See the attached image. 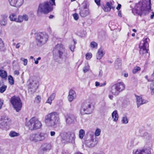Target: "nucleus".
I'll use <instances>...</instances> for the list:
<instances>
[{
	"label": "nucleus",
	"mask_w": 154,
	"mask_h": 154,
	"mask_svg": "<svg viewBox=\"0 0 154 154\" xmlns=\"http://www.w3.org/2000/svg\"><path fill=\"white\" fill-rule=\"evenodd\" d=\"M112 116L113 119V121L115 122H117L119 118V115L117 113V111L116 110H114L112 113Z\"/></svg>",
	"instance_id": "obj_27"
},
{
	"label": "nucleus",
	"mask_w": 154,
	"mask_h": 154,
	"mask_svg": "<svg viewBox=\"0 0 154 154\" xmlns=\"http://www.w3.org/2000/svg\"><path fill=\"white\" fill-rule=\"evenodd\" d=\"M3 104V101L0 98V109L2 108V105Z\"/></svg>",
	"instance_id": "obj_48"
},
{
	"label": "nucleus",
	"mask_w": 154,
	"mask_h": 154,
	"mask_svg": "<svg viewBox=\"0 0 154 154\" xmlns=\"http://www.w3.org/2000/svg\"><path fill=\"white\" fill-rule=\"evenodd\" d=\"M11 5L19 8L21 6L23 2V0H9Z\"/></svg>",
	"instance_id": "obj_15"
},
{
	"label": "nucleus",
	"mask_w": 154,
	"mask_h": 154,
	"mask_svg": "<svg viewBox=\"0 0 154 154\" xmlns=\"http://www.w3.org/2000/svg\"><path fill=\"white\" fill-rule=\"evenodd\" d=\"M41 59V58L40 57H38L37 59V60H40Z\"/></svg>",
	"instance_id": "obj_63"
},
{
	"label": "nucleus",
	"mask_w": 154,
	"mask_h": 154,
	"mask_svg": "<svg viewBox=\"0 0 154 154\" xmlns=\"http://www.w3.org/2000/svg\"><path fill=\"white\" fill-rule=\"evenodd\" d=\"M73 41L74 42V44L72 45H71L69 47V48L71 51L72 52L74 51V49L75 48V45L76 43V42L74 40H73Z\"/></svg>",
	"instance_id": "obj_37"
},
{
	"label": "nucleus",
	"mask_w": 154,
	"mask_h": 154,
	"mask_svg": "<svg viewBox=\"0 0 154 154\" xmlns=\"http://www.w3.org/2000/svg\"><path fill=\"white\" fill-rule=\"evenodd\" d=\"M0 76L2 78L5 79L7 76V73L3 69H0Z\"/></svg>",
	"instance_id": "obj_32"
},
{
	"label": "nucleus",
	"mask_w": 154,
	"mask_h": 154,
	"mask_svg": "<svg viewBox=\"0 0 154 154\" xmlns=\"http://www.w3.org/2000/svg\"><path fill=\"white\" fill-rule=\"evenodd\" d=\"M41 100V96H37L35 97V101L36 103H39Z\"/></svg>",
	"instance_id": "obj_41"
},
{
	"label": "nucleus",
	"mask_w": 154,
	"mask_h": 154,
	"mask_svg": "<svg viewBox=\"0 0 154 154\" xmlns=\"http://www.w3.org/2000/svg\"><path fill=\"white\" fill-rule=\"evenodd\" d=\"M103 10L105 12H109L110 11V8L108 7L106 5L103 7Z\"/></svg>",
	"instance_id": "obj_43"
},
{
	"label": "nucleus",
	"mask_w": 154,
	"mask_h": 154,
	"mask_svg": "<svg viewBox=\"0 0 154 154\" xmlns=\"http://www.w3.org/2000/svg\"><path fill=\"white\" fill-rule=\"evenodd\" d=\"M51 148L50 143H46L43 144L41 146V149L43 151H47L50 150Z\"/></svg>",
	"instance_id": "obj_21"
},
{
	"label": "nucleus",
	"mask_w": 154,
	"mask_h": 154,
	"mask_svg": "<svg viewBox=\"0 0 154 154\" xmlns=\"http://www.w3.org/2000/svg\"><path fill=\"white\" fill-rule=\"evenodd\" d=\"M2 19L0 21V24L1 26H6L7 23L8 15L6 14L1 15Z\"/></svg>",
	"instance_id": "obj_20"
},
{
	"label": "nucleus",
	"mask_w": 154,
	"mask_h": 154,
	"mask_svg": "<svg viewBox=\"0 0 154 154\" xmlns=\"http://www.w3.org/2000/svg\"><path fill=\"white\" fill-rule=\"evenodd\" d=\"M52 7H51L48 2H45L40 3L38 8L37 13L40 15L42 14H46L51 11Z\"/></svg>",
	"instance_id": "obj_5"
},
{
	"label": "nucleus",
	"mask_w": 154,
	"mask_h": 154,
	"mask_svg": "<svg viewBox=\"0 0 154 154\" xmlns=\"http://www.w3.org/2000/svg\"><path fill=\"white\" fill-rule=\"evenodd\" d=\"M16 15L14 13L11 14L9 16V18L11 21H14L17 22H18L19 20V16L17 18L16 17Z\"/></svg>",
	"instance_id": "obj_26"
},
{
	"label": "nucleus",
	"mask_w": 154,
	"mask_h": 154,
	"mask_svg": "<svg viewBox=\"0 0 154 154\" xmlns=\"http://www.w3.org/2000/svg\"><path fill=\"white\" fill-rule=\"evenodd\" d=\"M137 99V108H138L140 105L143 104L147 103L148 101L143 99L140 96L136 95Z\"/></svg>",
	"instance_id": "obj_16"
},
{
	"label": "nucleus",
	"mask_w": 154,
	"mask_h": 154,
	"mask_svg": "<svg viewBox=\"0 0 154 154\" xmlns=\"http://www.w3.org/2000/svg\"><path fill=\"white\" fill-rule=\"evenodd\" d=\"M54 17V16L53 15H51L49 17V18L50 19H52V18Z\"/></svg>",
	"instance_id": "obj_61"
},
{
	"label": "nucleus",
	"mask_w": 154,
	"mask_h": 154,
	"mask_svg": "<svg viewBox=\"0 0 154 154\" xmlns=\"http://www.w3.org/2000/svg\"><path fill=\"white\" fill-rule=\"evenodd\" d=\"M150 149L146 148L134 150L133 152V154H150Z\"/></svg>",
	"instance_id": "obj_14"
},
{
	"label": "nucleus",
	"mask_w": 154,
	"mask_h": 154,
	"mask_svg": "<svg viewBox=\"0 0 154 154\" xmlns=\"http://www.w3.org/2000/svg\"><path fill=\"white\" fill-rule=\"evenodd\" d=\"M76 95L75 91L72 89H70L67 97L69 101L71 102L76 98Z\"/></svg>",
	"instance_id": "obj_17"
},
{
	"label": "nucleus",
	"mask_w": 154,
	"mask_h": 154,
	"mask_svg": "<svg viewBox=\"0 0 154 154\" xmlns=\"http://www.w3.org/2000/svg\"><path fill=\"white\" fill-rule=\"evenodd\" d=\"M148 81L152 82L150 85V88L151 91V94L152 95L154 94V72L151 75Z\"/></svg>",
	"instance_id": "obj_19"
},
{
	"label": "nucleus",
	"mask_w": 154,
	"mask_h": 154,
	"mask_svg": "<svg viewBox=\"0 0 154 154\" xmlns=\"http://www.w3.org/2000/svg\"><path fill=\"white\" fill-rule=\"evenodd\" d=\"M9 135L11 137H14L19 136L20 135V134L14 131H12L10 132Z\"/></svg>",
	"instance_id": "obj_30"
},
{
	"label": "nucleus",
	"mask_w": 154,
	"mask_h": 154,
	"mask_svg": "<svg viewBox=\"0 0 154 154\" xmlns=\"http://www.w3.org/2000/svg\"><path fill=\"white\" fill-rule=\"evenodd\" d=\"M91 103L88 101H86L82 104L80 110V112L82 115L90 114L92 112L91 108Z\"/></svg>",
	"instance_id": "obj_11"
},
{
	"label": "nucleus",
	"mask_w": 154,
	"mask_h": 154,
	"mask_svg": "<svg viewBox=\"0 0 154 154\" xmlns=\"http://www.w3.org/2000/svg\"><path fill=\"white\" fill-rule=\"evenodd\" d=\"M85 135V131L83 129H81L79 131V137L81 139H82Z\"/></svg>",
	"instance_id": "obj_34"
},
{
	"label": "nucleus",
	"mask_w": 154,
	"mask_h": 154,
	"mask_svg": "<svg viewBox=\"0 0 154 154\" xmlns=\"http://www.w3.org/2000/svg\"><path fill=\"white\" fill-rule=\"evenodd\" d=\"M151 9V0L140 1L137 3L134 8L132 9V12L134 15L140 16L143 14H145L146 11H149Z\"/></svg>",
	"instance_id": "obj_1"
},
{
	"label": "nucleus",
	"mask_w": 154,
	"mask_h": 154,
	"mask_svg": "<svg viewBox=\"0 0 154 154\" xmlns=\"http://www.w3.org/2000/svg\"><path fill=\"white\" fill-rule=\"evenodd\" d=\"M20 60L22 61L23 62V65L24 66H26L27 64L28 60L27 59H24L23 58H21Z\"/></svg>",
	"instance_id": "obj_44"
},
{
	"label": "nucleus",
	"mask_w": 154,
	"mask_h": 154,
	"mask_svg": "<svg viewBox=\"0 0 154 154\" xmlns=\"http://www.w3.org/2000/svg\"><path fill=\"white\" fill-rule=\"evenodd\" d=\"M29 17L26 14H24L23 16H19V20L18 23H21L24 20L25 21H27L28 20Z\"/></svg>",
	"instance_id": "obj_29"
},
{
	"label": "nucleus",
	"mask_w": 154,
	"mask_h": 154,
	"mask_svg": "<svg viewBox=\"0 0 154 154\" xmlns=\"http://www.w3.org/2000/svg\"><path fill=\"white\" fill-rule=\"evenodd\" d=\"M45 119V123L48 127H54L60 123V118L57 112H54L48 114Z\"/></svg>",
	"instance_id": "obj_2"
},
{
	"label": "nucleus",
	"mask_w": 154,
	"mask_h": 154,
	"mask_svg": "<svg viewBox=\"0 0 154 154\" xmlns=\"http://www.w3.org/2000/svg\"><path fill=\"white\" fill-rule=\"evenodd\" d=\"M100 0H95V2L97 5L100 6Z\"/></svg>",
	"instance_id": "obj_47"
},
{
	"label": "nucleus",
	"mask_w": 154,
	"mask_h": 154,
	"mask_svg": "<svg viewBox=\"0 0 154 154\" xmlns=\"http://www.w3.org/2000/svg\"><path fill=\"white\" fill-rule=\"evenodd\" d=\"M89 66L88 64H87V66H86L85 67L83 68V72L85 73L87 72L88 71L89 69Z\"/></svg>",
	"instance_id": "obj_45"
},
{
	"label": "nucleus",
	"mask_w": 154,
	"mask_h": 154,
	"mask_svg": "<svg viewBox=\"0 0 154 154\" xmlns=\"http://www.w3.org/2000/svg\"><path fill=\"white\" fill-rule=\"evenodd\" d=\"M125 88V85L123 82H118L112 87L111 92L113 94L117 95Z\"/></svg>",
	"instance_id": "obj_8"
},
{
	"label": "nucleus",
	"mask_w": 154,
	"mask_h": 154,
	"mask_svg": "<svg viewBox=\"0 0 154 154\" xmlns=\"http://www.w3.org/2000/svg\"><path fill=\"white\" fill-rule=\"evenodd\" d=\"M7 88V86L5 85L0 87V93H3L6 90Z\"/></svg>",
	"instance_id": "obj_36"
},
{
	"label": "nucleus",
	"mask_w": 154,
	"mask_h": 154,
	"mask_svg": "<svg viewBox=\"0 0 154 154\" xmlns=\"http://www.w3.org/2000/svg\"><path fill=\"white\" fill-rule=\"evenodd\" d=\"M26 124L31 130L40 128L42 126L41 122L37 118L34 117L31 118Z\"/></svg>",
	"instance_id": "obj_6"
},
{
	"label": "nucleus",
	"mask_w": 154,
	"mask_h": 154,
	"mask_svg": "<svg viewBox=\"0 0 154 154\" xmlns=\"http://www.w3.org/2000/svg\"><path fill=\"white\" fill-rule=\"evenodd\" d=\"M2 122L1 124L3 127V128H6V126L8 125L9 124V122H10L9 119H8V117H5L3 119H2L1 120Z\"/></svg>",
	"instance_id": "obj_22"
},
{
	"label": "nucleus",
	"mask_w": 154,
	"mask_h": 154,
	"mask_svg": "<svg viewBox=\"0 0 154 154\" xmlns=\"http://www.w3.org/2000/svg\"><path fill=\"white\" fill-rule=\"evenodd\" d=\"M101 130L99 128H97L95 130L94 135L93 134H91V140L90 141L87 140L85 143L87 146L89 147H93L94 146L95 143H94V139L96 138V137L99 136L101 134Z\"/></svg>",
	"instance_id": "obj_12"
},
{
	"label": "nucleus",
	"mask_w": 154,
	"mask_h": 154,
	"mask_svg": "<svg viewBox=\"0 0 154 154\" xmlns=\"http://www.w3.org/2000/svg\"><path fill=\"white\" fill-rule=\"evenodd\" d=\"M11 102L16 111H20L22 106V103L20 97L14 96L11 99Z\"/></svg>",
	"instance_id": "obj_10"
},
{
	"label": "nucleus",
	"mask_w": 154,
	"mask_h": 154,
	"mask_svg": "<svg viewBox=\"0 0 154 154\" xmlns=\"http://www.w3.org/2000/svg\"><path fill=\"white\" fill-rule=\"evenodd\" d=\"M124 76L125 77H127L128 76V74L127 73H125Z\"/></svg>",
	"instance_id": "obj_62"
},
{
	"label": "nucleus",
	"mask_w": 154,
	"mask_h": 154,
	"mask_svg": "<svg viewBox=\"0 0 154 154\" xmlns=\"http://www.w3.org/2000/svg\"><path fill=\"white\" fill-rule=\"evenodd\" d=\"M4 43L1 38H0V49L3 50L4 49Z\"/></svg>",
	"instance_id": "obj_40"
},
{
	"label": "nucleus",
	"mask_w": 154,
	"mask_h": 154,
	"mask_svg": "<svg viewBox=\"0 0 154 154\" xmlns=\"http://www.w3.org/2000/svg\"><path fill=\"white\" fill-rule=\"evenodd\" d=\"M75 117L72 115H69L66 118V122L68 124L72 123L75 120Z\"/></svg>",
	"instance_id": "obj_23"
},
{
	"label": "nucleus",
	"mask_w": 154,
	"mask_h": 154,
	"mask_svg": "<svg viewBox=\"0 0 154 154\" xmlns=\"http://www.w3.org/2000/svg\"><path fill=\"white\" fill-rule=\"evenodd\" d=\"M55 134V132L54 131H51L50 132V135L51 136H54Z\"/></svg>",
	"instance_id": "obj_50"
},
{
	"label": "nucleus",
	"mask_w": 154,
	"mask_h": 154,
	"mask_svg": "<svg viewBox=\"0 0 154 154\" xmlns=\"http://www.w3.org/2000/svg\"><path fill=\"white\" fill-rule=\"evenodd\" d=\"M66 137L63 138V140L69 143H73L75 142V135L74 133L69 132L66 134Z\"/></svg>",
	"instance_id": "obj_13"
},
{
	"label": "nucleus",
	"mask_w": 154,
	"mask_h": 154,
	"mask_svg": "<svg viewBox=\"0 0 154 154\" xmlns=\"http://www.w3.org/2000/svg\"><path fill=\"white\" fill-rule=\"evenodd\" d=\"M118 15L120 17H122V14L121 13L120 11H118Z\"/></svg>",
	"instance_id": "obj_58"
},
{
	"label": "nucleus",
	"mask_w": 154,
	"mask_h": 154,
	"mask_svg": "<svg viewBox=\"0 0 154 154\" xmlns=\"http://www.w3.org/2000/svg\"><path fill=\"white\" fill-rule=\"evenodd\" d=\"M19 72L17 70H15L14 71V75H18L19 74Z\"/></svg>",
	"instance_id": "obj_54"
},
{
	"label": "nucleus",
	"mask_w": 154,
	"mask_h": 154,
	"mask_svg": "<svg viewBox=\"0 0 154 154\" xmlns=\"http://www.w3.org/2000/svg\"><path fill=\"white\" fill-rule=\"evenodd\" d=\"M50 3L51 5H55V0H50Z\"/></svg>",
	"instance_id": "obj_49"
},
{
	"label": "nucleus",
	"mask_w": 154,
	"mask_h": 154,
	"mask_svg": "<svg viewBox=\"0 0 154 154\" xmlns=\"http://www.w3.org/2000/svg\"><path fill=\"white\" fill-rule=\"evenodd\" d=\"M100 85V83L99 82H95V86H98Z\"/></svg>",
	"instance_id": "obj_56"
},
{
	"label": "nucleus",
	"mask_w": 154,
	"mask_h": 154,
	"mask_svg": "<svg viewBox=\"0 0 154 154\" xmlns=\"http://www.w3.org/2000/svg\"><path fill=\"white\" fill-rule=\"evenodd\" d=\"M54 55H57L60 58L65 60L68 57L67 51L64 46L61 44H58L54 48L53 50Z\"/></svg>",
	"instance_id": "obj_3"
},
{
	"label": "nucleus",
	"mask_w": 154,
	"mask_h": 154,
	"mask_svg": "<svg viewBox=\"0 0 154 154\" xmlns=\"http://www.w3.org/2000/svg\"><path fill=\"white\" fill-rule=\"evenodd\" d=\"M121 7V5L120 4H118L117 7H116V8L118 10H119Z\"/></svg>",
	"instance_id": "obj_53"
},
{
	"label": "nucleus",
	"mask_w": 154,
	"mask_h": 154,
	"mask_svg": "<svg viewBox=\"0 0 154 154\" xmlns=\"http://www.w3.org/2000/svg\"><path fill=\"white\" fill-rule=\"evenodd\" d=\"M93 154H105V153L103 152H100L97 153H94Z\"/></svg>",
	"instance_id": "obj_55"
},
{
	"label": "nucleus",
	"mask_w": 154,
	"mask_h": 154,
	"mask_svg": "<svg viewBox=\"0 0 154 154\" xmlns=\"http://www.w3.org/2000/svg\"><path fill=\"white\" fill-rule=\"evenodd\" d=\"M114 4V2L110 1L107 2L106 5L108 7L110 8V10H111L112 8L114 9L115 8V7L113 6Z\"/></svg>",
	"instance_id": "obj_31"
},
{
	"label": "nucleus",
	"mask_w": 154,
	"mask_h": 154,
	"mask_svg": "<svg viewBox=\"0 0 154 154\" xmlns=\"http://www.w3.org/2000/svg\"><path fill=\"white\" fill-rule=\"evenodd\" d=\"M140 70V68L139 66H135L132 70L133 73H136L138 71Z\"/></svg>",
	"instance_id": "obj_38"
},
{
	"label": "nucleus",
	"mask_w": 154,
	"mask_h": 154,
	"mask_svg": "<svg viewBox=\"0 0 154 154\" xmlns=\"http://www.w3.org/2000/svg\"><path fill=\"white\" fill-rule=\"evenodd\" d=\"M73 16L74 17V19L77 20L79 18V16L78 14L75 13L73 14Z\"/></svg>",
	"instance_id": "obj_46"
},
{
	"label": "nucleus",
	"mask_w": 154,
	"mask_h": 154,
	"mask_svg": "<svg viewBox=\"0 0 154 154\" xmlns=\"http://www.w3.org/2000/svg\"><path fill=\"white\" fill-rule=\"evenodd\" d=\"M122 65L121 61L119 59H117L115 62V67L116 69L121 68Z\"/></svg>",
	"instance_id": "obj_28"
},
{
	"label": "nucleus",
	"mask_w": 154,
	"mask_h": 154,
	"mask_svg": "<svg viewBox=\"0 0 154 154\" xmlns=\"http://www.w3.org/2000/svg\"><path fill=\"white\" fill-rule=\"evenodd\" d=\"M109 98L111 100H112L113 97V96L112 95H109Z\"/></svg>",
	"instance_id": "obj_59"
},
{
	"label": "nucleus",
	"mask_w": 154,
	"mask_h": 154,
	"mask_svg": "<svg viewBox=\"0 0 154 154\" xmlns=\"http://www.w3.org/2000/svg\"><path fill=\"white\" fill-rule=\"evenodd\" d=\"M152 13V14L151 15L150 17V18L151 19H152L154 17V13L153 12Z\"/></svg>",
	"instance_id": "obj_60"
},
{
	"label": "nucleus",
	"mask_w": 154,
	"mask_h": 154,
	"mask_svg": "<svg viewBox=\"0 0 154 154\" xmlns=\"http://www.w3.org/2000/svg\"><path fill=\"white\" fill-rule=\"evenodd\" d=\"M56 94L55 93H53L51 94L50 96L48 98L47 100L46 103H48L50 105H51L52 103V101L53 100L56 96Z\"/></svg>",
	"instance_id": "obj_25"
},
{
	"label": "nucleus",
	"mask_w": 154,
	"mask_h": 154,
	"mask_svg": "<svg viewBox=\"0 0 154 154\" xmlns=\"http://www.w3.org/2000/svg\"><path fill=\"white\" fill-rule=\"evenodd\" d=\"M8 80L9 83L11 85L14 84V81L13 77L11 75H9L8 76Z\"/></svg>",
	"instance_id": "obj_35"
},
{
	"label": "nucleus",
	"mask_w": 154,
	"mask_h": 154,
	"mask_svg": "<svg viewBox=\"0 0 154 154\" xmlns=\"http://www.w3.org/2000/svg\"><path fill=\"white\" fill-rule=\"evenodd\" d=\"M86 58L87 60L90 59L92 57V54L91 53H89L86 54L85 55Z\"/></svg>",
	"instance_id": "obj_42"
},
{
	"label": "nucleus",
	"mask_w": 154,
	"mask_h": 154,
	"mask_svg": "<svg viewBox=\"0 0 154 154\" xmlns=\"http://www.w3.org/2000/svg\"><path fill=\"white\" fill-rule=\"evenodd\" d=\"M75 154H82V153L80 152H77Z\"/></svg>",
	"instance_id": "obj_64"
},
{
	"label": "nucleus",
	"mask_w": 154,
	"mask_h": 154,
	"mask_svg": "<svg viewBox=\"0 0 154 154\" xmlns=\"http://www.w3.org/2000/svg\"><path fill=\"white\" fill-rule=\"evenodd\" d=\"M122 122L123 124H126L128 123V120L126 116H124L122 118Z\"/></svg>",
	"instance_id": "obj_33"
},
{
	"label": "nucleus",
	"mask_w": 154,
	"mask_h": 154,
	"mask_svg": "<svg viewBox=\"0 0 154 154\" xmlns=\"http://www.w3.org/2000/svg\"><path fill=\"white\" fill-rule=\"evenodd\" d=\"M34 60L35 61V64H38V60H35V58L34 59Z\"/></svg>",
	"instance_id": "obj_57"
},
{
	"label": "nucleus",
	"mask_w": 154,
	"mask_h": 154,
	"mask_svg": "<svg viewBox=\"0 0 154 154\" xmlns=\"http://www.w3.org/2000/svg\"><path fill=\"white\" fill-rule=\"evenodd\" d=\"M89 11L88 9L84 7L80 10L79 14L82 17H85L89 14Z\"/></svg>",
	"instance_id": "obj_18"
},
{
	"label": "nucleus",
	"mask_w": 154,
	"mask_h": 154,
	"mask_svg": "<svg viewBox=\"0 0 154 154\" xmlns=\"http://www.w3.org/2000/svg\"><path fill=\"white\" fill-rule=\"evenodd\" d=\"M104 54L103 50L102 48H100L98 51L96 57L97 59H101Z\"/></svg>",
	"instance_id": "obj_24"
},
{
	"label": "nucleus",
	"mask_w": 154,
	"mask_h": 154,
	"mask_svg": "<svg viewBox=\"0 0 154 154\" xmlns=\"http://www.w3.org/2000/svg\"><path fill=\"white\" fill-rule=\"evenodd\" d=\"M149 41V39L148 38H143L141 41L139 45L140 53V54L143 55L147 53L149 47L148 42Z\"/></svg>",
	"instance_id": "obj_7"
},
{
	"label": "nucleus",
	"mask_w": 154,
	"mask_h": 154,
	"mask_svg": "<svg viewBox=\"0 0 154 154\" xmlns=\"http://www.w3.org/2000/svg\"><path fill=\"white\" fill-rule=\"evenodd\" d=\"M20 47V43H18L16 45L15 48H16L18 49Z\"/></svg>",
	"instance_id": "obj_52"
},
{
	"label": "nucleus",
	"mask_w": 154,
	"mask_h": 154,
	"mask_svg": "<svg viewBox=\"0 0 154 154\" xmlns=\"http://www.w3.org/2000/svg\"><path fill=\"white\" fill-rule=\"evenodd\" d=\"M48 35L45 33H40L38 34L36 38L37 45L39 46H41L45 44L48 41Z\"/></svg>",
	"instance_id": "obj_9"
},
{
	"label": "nucleus",
	"mask_w": 154,
	"mask_h": 154,
	"mask_svg": "<svg viewBox=\"0 0 154 154\" xmlns=\"http://www.w3.org/2000/svg\"><path fill=\"white\" fill-rule=\"evenodd\" d=\"M103 75V71L102 70H100L99 72V77L101 78L102 77Z\"/></svg>",
	"instance_id": "obj_51"
},
{
	"label": "nucleus",
	"mask_w": 154,
	"mask_h": 154,
	"mask_svg": "<svg viewBox=\"0 0 154 154\" xmlns=\"http://www.w3.org/2000/svg\"><path fill=\"white\" fill-rule=\"evenodd\" d=\"M46 135V133L44 132L31 134L29 136V139L30 141L34 143L39 142L45 140Z\"/></svg>",
	"instance_id": "obj_4"
},
{
	"label": "nucleus",
	"mask_w": 154,
	"mask_h": 154,
	"mask_svg": "<svg viewBox=\"0 0 154 154\" xmlns=\"http://www.w3.org/2000/svg\"><path fill=\"white\" fill-rule=\"evenodd\" d=\"M90 46L93 48H97V44L95 42H92L91 43Z\"/></svg>",
	"instance_id": "obj_39"
}]
</instances>
